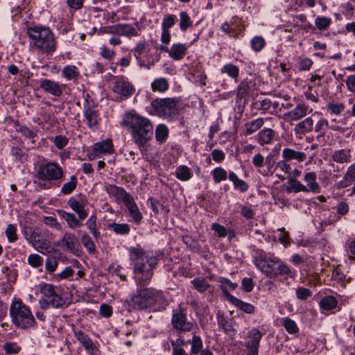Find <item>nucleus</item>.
<instances>
[{
	"mask_svg": "<svg viewBox=\"0 0 355 355\" xmlns=\"http://www.w3.org/2000/svg\"><path fill=\"white\" fill-rule=\"evenodd\" d=\"M123 125L130 134L133 142L139 148L144 147L153 135V125L150 120L135 110L127 112Z\"/></svg>",
	"mask_w": 355,
	"mask_h": 355,
	"instance_id": "nucleus-1",
	"label": "nucleus"
},
{
	"mask_svg": "<svg viewBox=\"0 0 355 355\" xmlns=\"http://www.w3.org/2000/svg\"><path fill=\"white\" fill-rule=\"evenodd\" d=\"M129 254L137 284H148L153 275V270L157 263V259L149 256L140 247L130 248Z\"/></svg>",
	"mask_w": 355,
	"mask_h": 355,
	"instance_id": "nucleus-2",
	"label": "nucleus"
},
{
	"mask_svg": "<svg viewBox=\"0 0 355 355\" xmlns=\"http://www.w3.org/2000/svg\"><path fill=\"white\" fill-rule=\"evenodd\" d=\"M27 33L37 49L46 53H52L55 51L56 41L50 28L35 26L29 28Z\"/></svg>",
	"mask_w": 355,
	"mask_h": 355,
	"instance_id": "nucleus-3",
	"label": "nucleus"
},
{
	"mask_svg": "<svg viewBox=\"0 0 355 355\" xmlns=\"http://www.w3.org/2000/svg\"><path fill=\"white\" fill-rule=\"evenodd\" d=\"M180 98H157L150 103L151 114L168 121H173L180 112Z\"/></svg>",
	"mask_w": 355,
	"mask_h": 355,
	"instance_id": "nucleus-4",
	"label": "nucleus"
},
{
	"mask_svg": "<svg viewBox=\"0 0 355 355\" xmlns=\"http://www.w3.org/2000/svg\"><path fill=\"white\" fill-rule=\"evenodd\" d=\"M21 231L25 239L39 252L47 254L52 251L51 243L45 231L28 226L24 227Z\"/></svg>",
	"mask_w": 355,
	"mask_h": 355,
	"instance_id": "nucleus-5",
	"label": "nucleus"
},
{
	"mask_svg": "<svg viewBox=\"0 0 355 355\" xmlns=\"http://www.w3.org/2000/svg\"><path fill=\"white\" fill-rule=\"evenodd\" d=\"M161 297L162 293L152 288H140L131 296L129 306L137 310L145 309L153 305Z\"/></svg>",
	"mask_w": 355,
	"mask_h": 355,
	"instance_id": "nucleus-6",
	"label": "nucleus"
},
{
	"mask_svg": "<svg viewBox=\"0 0 355 355\" xmlns=\"http://www.w3.org/2000/svg\"><path fill=\"white\" fill-rule=\"evenodd\" d=\"M10 312L14 324L21 329L29 328L33 326L35 322L30 309L21 300H16L12 303Z\"/></svg>",
	"mask_w": 355,
	"mask_h": 355,
	"instance_id": "nucleus-7",
	"label": "nucleus"
},
{
	"mask_svg": "<svg viewBox=\"0 0 355 355\" xmlns=\"http://www.w3.org/2000/svg\"><path fill=\"white\" fill-rule=\"evenodd\" d=\"M63 175L62 168L53 162L40 164L36 171L37 178L44 182L58 181L62 178Z\"/></svg>",
	"mask_w": 355,
	"mask_h": 355,
	"instance_id": "nucleus-8",
	"label": "nucleus"
},
{
	"mask_svg": "<svg viewBox=\"0 0 355 355\" xmlns=\"http://www.w3.org/2000/svg\"><path fill=\"white\" fill-rule=\"evenodd\" d=\"M254 263L259 270L268 277H275V268L279 263V259L269 257L263 251H260L254 257Z\"/></svg>",
	"mask_w": 355,
	"mask_h": 355,
	"instance_id": "nucleus-9",
	"label": "nucleus"
},
{
	"mask_svg": "<svg viewBox=\"0 0 355 355\" xmlns=\"http://www.w3.org/2000/svg\"><path fill=\"white\" fill-rule=\"evenodd\" d=\"M173 328L178 331L189 332L193 330L196 324L188 320L186 311L182 308L173 310L171 318Z\"/></svg>",
	"mask_w": 355,
	"mask_h": 355,
	"instance_id": "nucleus-10",
	"label": "nucleus"
},
{
	"mask_svg": "<svg viewBox=\"0 0 355 355\" xmlns=\"http://www.w3.org/2000/svg\"><path fill=\"white\" fill-rule=\"evenodd\" d=\"M98 33H113L125 37L137 36L139 35L138 24L136 23L134 26L129 24H119L111 27L102 28Z\"/></svg>",
	"mask_w": 355,
	"mask_h": 355,
	"instance_id": "nucleus-11",
	"label": "nucleus"
},
{
	"mask_svg": "<svg viewBox=\"0 0 355 355\" xmlns=\"http://www.w3.org/2000/svg\"><path fill=\"white\" fill-rule=\"evenodd\" d=\"M40 292L44 295V299L54 308L62 307L65 302L64 299L58 295L53 285L50 284H43L40 287Z\"/></svg>",
	"mask_w": 355,
	"mask_h": 355,
	"instance_id": "nucleus-12",
	"label": "nucleus"
},
{
	"mask_svg": "<svg viewBox=\"0 0 355 355\" xmlns=\"http://www.w3.org/2000/svg\"><path fill=\"white\" fill-rule=\"evenodd\" d=\"M112 90L114 93L124 98L130 97L134 91L132 83L123 77H116L113 83Z\"/></svg>",
	"mask_w": 355,
	"mask_h": 355,
	"instance_id": "nucleus-13",
	"label": "nucleus"
},
{
	"mask_svg": "<svg viewBox=\"0 0 355 355\" xmlns=\"http://www.w3.org/2000/svg\"><path fill=\"white\" fill-rule=\"evenodd\" d=\"M263 334L257 329L253 328L249 331L248 340L245 347L248 349V355H258L259 343Z\"/></svg>",
	"mask_w": 355,
	"mask_h": 355,
	"instance_id": "nucleus-14",
	"label": "nucleus"
},
{
	"mask_svg": "<svg viewBox=\"0 0 355 355\" xmlns=\"http://www.w3.org/2000/svg\"><path fill=\"white\" fill-rule=\"evenodd\" d=\"M87 202V200L85 198L73 196L68 200L67 204L77 214L79 219L84 220L88 215L87 211L85 209Z\"/></svg>",
	"mask_w": 355,
	"mask_h": 355,
	"instance_id": "nucleus-15",
	"label": "nucleus"
},
{
	"mask_svg": "<svg viewBox=\"0 0 355 355\" xmlns=\"http://www.w3.org/2000/svg\"><path fill=\"white\" fill-rule=\"evenodd\" d=\"M309 111V107L304 103H300L291 111L285 113L283 119L292 124L293 121H298L304 117Z\"/></svg>",
	"mask_w": 355,
	"mask_h": 355,
	"instance_id": "nucleus-16",
	"label": "nucleus"
},
{
	"mask_svg": "<svg viewBox=\"0 0 355 355\" xmlns=\"http://www.w3.org/2000/svg\"><path fill=\"white\" fill-rule=\"evenodd\" d=\"M83 116L87 120V125L93 130L97 128L98 122V112L95 110L94 106L91 105L87 100L83 105Z\"/></svg>",
	"mask_w": 355,
	"mask_h": 355,
	"instance_id": "nucleus-17",
	"label": "nucleus"
},
{
	"mask_svg": "<svg viewBox=\"0 0 355 355\" xmlns=\"http://www.w3.org/2000/svg\"><path fill=\"white\" fill-rule=\"evenodd\" d=\"M74 336L77 340L85 347L87 352L96 355L97 349L92 339L80 329H74Z\"/></svg>",
	"mask_w": 355,
	"mask_h": 355,
	"instance_id": "nucleus-18",
	"label": "nucleus"
},
{
	"mask_svg": "<svg viewBox=\"0 0 355 355\" xmlns=\"http://www.w3.org/2000/svg\"><path fill=\"white\" fill-rule=\"evenodd\" d=\"M40 86L44 92L54 96L59 97L62 94L61 85L53 80L42 79L40 81Z\"/></svg>",
	"mask_w": 355,
	"mask_h": 355,
	"instance_id": "nucleus-19",
	"label": "nucleus"
},
{
	"mask_svg": "<svg viewBox=\"0 0 355 355\" xmlns=\"http://www.w3.org/2000/svg\"><path fill=\"white\" fill-rule=\"evenodd\" d=\"M78 243L76 236L69 232L64 234L63 236L57 242V245L60 246L64 251H73Z\"/></svg>",
	"mask_w": 355,
	"mask_h": 355,
	"instance_id": "nucleus-20",
	"label": "nucleus"
},
{
	"mask_svg": "<svg viewBox=\"0 0 355 355\" xmlns=\"http://www.w3.org/2000/svg\"><path fill=\"white\" fill-rule=\"evenodd\" d=\"M105 190L108 195L113 196L116 200L122 201L123 203L132 196L127 193L123 187H116L114 184H107Z\"/></svg>",
	"mask_w": 355,
	"mask_h": 355,
	"instance_id": "nucleus-21",
	"label": "nucleus"
},
{
	"mask_svg": "<svg viewBox=\"0 0 355 355\" xmlns=\"http://www.w3.org/2000/svg\"><path fill=\"white\" fill-rule=\"evenodd\" d=\"M57 213L59 216L66 221L67 226L70 229H76L83 226V220L76 218L75 214L73 213L67 212L62 209L57 210Z\"/></svg>",
	"mask_w": 355,
	"mask_h": 355,
	"instance_id": "nucleus-22",
	"label": "nucleus"
},
{
	"mask_svg": "<svg viewBox=\"0 0 355 355\" xmlns=\"http://www.w3.org/2000/svg\"><path fill=\"white\" fill-rule=\"evenodd\" d=\"M125 206L128 210L130 216L132 220L136 223H139L143 218L142 214L140 212L133 197L131 196L127 201L124 202Z\"/></svg>",
	"mask_w": 355,
	"mask_h": 355,
	"instance_id": "nucleus-23",
	"label": "nucleus"
},
{
	"mask_svg": "<svg viewBox=\"0 0 355 355\" xmlns=\"http://www.w3.org/2000/svg\"><path fill=\"white\" fill-rule=\"evenodd\" d=\"M228 301L236 307L248 314H252L256 310V307L252 304L245 302L232 295H228Z\"/></svg>",
	"mask_w": 355,
	"mask_h": 355,
	"instance_id": "nucleus-24",
	"label": "nucleus"
},
{
	"mask_svg": "<svg viewBox=\"0 0 355 355\" xmlns=\"http://www.w3.org/2000/svg\"><path fill=\"white\" fill-rule=\"evenodd\" d=\"M275 137V132L271 128H264L261 130L256 136L257 142L261 146L270 144Z\"/></svg>",
	"mask_w": 355,
	"mask_h": 355,
	"instance_id": "nucleus-25",
	"label": "nucleus"
},
{
	"mask_svg": "<svg viewBox=\"0 0 355 355\" xmlns=\"http://www.w3.org/2000/svg\"><path fill=\"white\" fill-rule=\"evenodd\" d=\"M188 46L186 44L175 43L170 48L169 56L174 60H180L186 55Z\"/></svg>",
	"mask_w": 355,
	"mask_h": 355,
	"instance_id": "nucleus-26",
	"label": "nucleus"
},
{
	"mask_svg": "<svg viewBox=\"0 0 355 355\" xmlns=\"http://www.w3.org/2000/svg\"><path fill=\"white\" fill-rule=\"evenodd\" d=\"M303 180L306 183L307 192L319 193L320 186L316 182V173L315 172H307L304 174Z\"/></svg>",
	"mask_w": 355,
	"mask_h": 355,
	"instance_id": "nucleus-27",
	"label": "nucleus"
},
{
	"mask_svg": "<svg viewBox=\"0 0 355 355\" xmlns=\"http://www.w3.org/2000/svg\"><path fill=\"white\" fill-rule=\"evenodd\" d=\"M282 156L286 160L294 159L299 162L304 161L306 158V155L304 153L296 151L289 148H286L283 150Z\"/></svg>",
	"mask_w": 355,
	"mask_h": 355,
	"instance_id": "nucleus-28",
	"label": "nucleus"
},
{
	"mask_svg": "<svg viewBox=\"0 0 355 355\" xmlns=\"http://www.w3.org/2000/svg\"><path fill=\"white\" fill-rule=\"evenodd\" d=\"M332 159L339 164L349 163L352 158L351 151L349 149L336 150L331 155Z\"/></svg>",
	"mask_w": 355,
	"mask_h": 355,
	"instance_id": "nucleus-29",
	"label": "nucleus"
},
{
	"mask_svg": "<svg viewBox=\"0 0 355 355\" xmlns=\"http://www.w3.org/2000/svg\"><path fill=\"white\" fill-rule=\"evenodd\" d=\"M313 121L311 117H307L304 120L299 122L294 128L295 135H304L311 131L313 128Z\"/></svg>",
	"mask_w": 355,
	"mask_h": 355,
	"instance_id": "nucleus-30",
	"label": "nucleus"
},
{
	"mask_svg": "<svg viewBox=\"0 0 355 355\" xmlns=\"http://www.w3.org/2000/svg\"><path fill=\"white\" fill-rule=\"evenodd\" d=\"M78 234L80 237L83 246L89 253H94L96 251V245L90 236L85 232L79 230Z\"/></svg>",
	"mask_w": 355,
	"mask_h": 355,
	"instance_id": "nucleus-31",
	"label": "nucleus"
},
{
	"mask_svg": "<svg viewBox=\"0 0 355 355\" xmlns=\"http://www.w3.org/2000/svg\"><path fill=\"white\" fill-rule=\"evenodd\" d=\"M264 123L262 118H257L245 124L244 134L245 135H251L261 128Z\"/></svg>",
	"mask_w": 355,
	"mask_h": 355,
	"instance_id": "nucleus-32",
	"label": "nucleus"
},
{
	"mask_svg": "<svg viewBox=\"0 0 355 355\" xmlns=\"http://www.w3.org/2000/svg\"><path fill=\"white\" fill-rule=\"evenodd\" d=\"M169 85L165 78H159L154 80L151 83V89L155 92H165L168 89Z\"/></svg>",
	"mask_w": 355,
	"mask_h": 355,
	"instance_id": "nucleus-33",
	"label": "nucleus"
},
{
	"mask_svg": "<svg viewBox=\"0 0 355 355\" xmlns=\"http://www.w3.org/2000/svg\"><path fill=\"white\" fill-rule=\"evenodd\" d=\"M85 225L87 229L92 234L96 240H98L101 234L97 227V217L95 214H92L90 217L87 220L85 223Z\"/></svg>",
	"mask_w": 355,
	"mask_h": 355,
	"instance_id": "nucleus-34",
	"label": "nucleus"
},
{
	"mask_svg": "<svg viewBox=\"0 0 355 355\" xmlns=\"http://www.w3.org/2000/svg\"><path fill=\"white\" fill-rule=\"evenodd\" d=\"M338 305V300L336 297L327 295L322 297L320 302V308L325 311H331Z\"/></svg>",
	"mask_w": 355,
	"mask_h": 355,
	"instance_id": "nucleus-35",
	"label": "nucleus"
},
{
	"mask_svg": "<svg viewBox=\"0 0 355 355\" xmlns=\"http://www.w3.org/2000/svg\"><path fill=\"white\" fill-rule=\"evenodd\" d=\"M94 150L98 151L101 154L111 153L113 151V145L112 141L106 139L102 142L94 144Z\"/></svg>",
	"mask_w": 355,
	"mask_h": 355,
	"instance_id": "nucleus-36",
	"label": "nucleus"
},
{
	"mask_svg": "<svg viewBox=\"0 0 355 355\" xmlns=\"http://www.w3.org/2000/svg\"><path fill=\"white\" fill-rule=\"evenodd\" d=\"M229 180L233 182L234 188L239 189L241 192H245L248 189V184L238 178L236 174L232 171L229 173Z\"/></svg>",
	"mask_w": 355,
	"mask_h": 355,
	"instance_id": "nucleus-37",
	"label": "nucleus"
},
{
	"mask_svg": "<svg viewBox=\"0 0 355 355\" xmlns=\"http://www.w3.org/2000/svg\"><path fill=\"white\" fill-rule=\"evenodd\" d=\"M77 184L78 178L76 175H73L67 182L63 184L60 192L64 195H69L76 189Z\"/></svg>",
	"mask_w": 355,
	"mask_h": 355,
	"instance_id": "nucleus-38",
	"label": "nucleus"
},
{
	"mask_svg": "<svg viewBox=\"0 0 355 355\" xmlns=\"http://www.w3.org/2000/svg\"><path fill=\"white\" fill-rule=\"evenodd\" d=\"M329 128V122L327 119H321L315 124V131L318 133L316 138L320 139H324L327 130Z\"/></svg>",
	"mask_w": 355,
	"mask_h": 355,
	"instance_id": "nucleus-39",
	"label": "nucleus"
},
{
	"mask_svg": "<svg viewBox=\"0 0 355 355\" xmlns=\"http://www.w3.org/2000/svg\"><path fill=\"white\" fill-rule=\"evenodd\" d=\"M193 286L200 293L206 291L210 288L208 281L201 277H198L191 281Z\"/></svg>",
	"mask_w": 355,
	"mask_h": 355,
	"instance_id": "nucleus-40",
	"label": "nucleus"
},
{
	"mask_svg": "<svg viewBox=\"0 0 355 355\" xmlns=\"http://www.w3.org/2000/svg\"><path fill=\"white\" fill-rule=\"evenodd\" d=\"M222 73H226L229 77L236 80L239 74V69L236 65L232 64H226L220 69Z\"/></svg>",
	"mask_w": 355,
	"mask_h": 355,
	"instance_id": "nucleus-41",
	"label": "nucleus"
},
{
	"mask_svg": "<svg viewBox=\"0 0 355 355\" xmlns=\"http://www.w3.org/2000/svg\"><path fill=\"white\" fill-rule=\"evenodd\" d=\"M220 288L228 300V295H231L229 291H234L237 288V284L232 282L227 278H220L219 281Z\"/></svg>",
	"mask_w": 355,
	"mask_h": 355,
	"instance_id": "nucleus-42",
	"label": "nucleus"
},
{
	"mask_svg": "<svg viewBox=\"0 0 355 355\" xmlns=\"http://www.w3.org/2000/svg\"><path fill=\"white\" fill-rule=\"evenodd\" d=\"M168 136V130L166 125L159 124L155 129V138L157 141L162 143L166 141Z\"/></svg>",
	"mask_w": 355,
	"mask_h": 355,
	"instance_id": "nucleus-43",
	"label": "nucleus"
},
{
	"mask_svg": "<svg viewBox=\"0 0 355 355\" xmlns=\"http://www.w3.org/2000/svg\"><path fill=\"white\" fill-rule=\"evenodd\" d=\"M289 187L288 188V191L291 192L293 191L295 193H298L300 191L307 192L306 187L302 184L300 181L295 178H290L288 180Z\"/></svg>",
	"mask_w": 355,
	"mask_h": 355,
	"instance_id": "nucleus-44",
	"label": "nucleus"
},
{
	"mask_svg": "<svg viewBox=\"0 0 355 355\" xmlns=\"http://www.w3.org/2000/svg\"><path fill=\"white\" fill-rule=\"evenodd\" d=\"M108 227L112 230L117 234H127L130 232V227L126 223H113L108 225Z\"/></svg>",
	"mask_w": 355,
	"mask_h": 355,
	"instance_id": "nucleus-45",
	"label": "nucleus"
},
{
	"mask_svg": "<svg viewBox=\"0 0 355 355\" xmlns=\"http://www.w3.org/2000/svg\"><path fill=\"white\" fill-rule=\"evenodd\" d=\"M175 175L180 180L187 181L191 178V173L189 167L180 166L176 169Z\"/></svg>",
	"mask_w": 355,
	"mask_h": 355,
	"instance_id": "nucleus-46",
	"label": "nucleus"
},
{
	"mask_svg": "<svg viewBox=\"0 0 355 355\" xmlns=\"http://www.w3.org/2000/svg\"><path fill=\"white\" fill-rule=\"evenodd\" d=\"M187 343L191 344V353L192 354H198L202 350V341L199 336L194 335L191 341L188 340Z\"/></svg>",
	"mask_w": 355,
	"mask_h": 355,
	"instance_id": "nucleus-47",
	"label": "nucleus"
},
{
	"mask_svg": "<svg viewBox=\"0 0 355 355\" xmlns=\"http://www.w3.org/2000/svg\"><path fill=\"white\" fill-rule=\"evenodd\" d=\"M192 26V21L191 20L189 15L182 11L180 13V28L182 31H186L189 27Z\"/></svg>",
	"mask_w": 355,
	"mask_h": 355,
	"instance_id": "nucleus-48",
	"label": "nucleus"
},
{
	"mask_svg": "<svg viewBox=\"0 0 355 355\" xmlns=\"http://www.w3.org/2000/svg\"><path fill=\"white\" fill-rule=\"evenodd\" d=\"M62 74L67 80H71L79 76V71L76 66L67 65L64 67Z\"/></svg>",
	"mask_w": 355,
	"mask_h": 355,
	"instance_id": "nucleus-49",
	"label": "nucleus"
},
{
	"mask_svg": "<svg viewBox=\"0 0 355 355\" xmlns=\"http://www.w3.org/2000/svg\"><path fill=\"white\" fill-rule=\"evenodd\" d=\"M6 354H17L21 351V347L15 342L5 343L2 347Z\"/></svg>",
	"mask_w": 355,
	"mask_h": 355,
	"instance_id": "nucleus-50",
	"label": "nucleus"
},
{
	"mask_svg": "<svg viewBox=\"0 0 355 355\" xmlns=\"http://www.w3.org/2000/svg\"><path fill=\"white\" fill-rule=\"evenodd\" d=\"M213 179L216 183H219L222 181H225L227 178V171L221 168L217 167L214 168L212 172Z\"/></svg>",
	"mask_w": 355,
	"mask_h": 355,
	"instance_id": "nucleus-51",
	"label": "nucleus"
},
{
	"mask_svg": "<svg viewBox=\"0 0 355 355\" xmlns=\"http://www.w3.org/2000/svg\"><path fill=\"white\" fill-rule=\"evenodd\" d=\"M283 326L288 334H295L299 331L296 322L289 318L284 319Z\"/></svg>",
	"mask_w": 355,
	"mask_h": 355,
	"instance_id": "nucleus-52",
	"label": "nucleus"
},
{
	"mask_svg": "<svg viewBox=\"0 0 355 355\" xmlns=\"http://www.w3.org/2000/svg\"><path fill=\"white\" fill-rule=\"evenodd\" d=\"M250 44L254 51L259 52L266 45V41L261 36H255L251 40Z\"/></svg>",
	"mask_w": 355,
	"mask_h": 355,
	"instance_id": "nucleus-53",
	"label": "nucleus"
},
{
	"mask_svg": "<svg viewBox=\"0 0 355 355\" xmlns=\"http://www.w3.org/2000/svg\"><path fill=\"white\" fill-rule=\"evenodd\" d=\"M218 326L222 328L226 333H230L234 331L231 322L223 315L217 317Z\"/></svg>",
	"mask_w": 355,
	"mask_h": 355,
	"instance_id": "nucleus-54",
	"label": "nucleus"
},
{
	"mask_svg": "<svg viewBox=\"0 0 355 355\" xmlns=\"http://www.w3.org/2000/svg\"><path fill=\"white\" fill-rule=\"evenodd\" d=\"M177 20V17L174 15H166L164 17L162 23V29L168 30L175 24Z\"/></svg>",
	"mask_w": 355,
	"mask_h": 355,
	"instance_id": "nucleus-55",
	"label": "nucleus"
},
{
	"mask_svg": "<svg viewBox=\"0 0 355 355\" xmlns=\"http://www.w3.org/2000/svg\"><path fill=\"white\" fill-rule=\"evenodd\" d=\"M5 234L7 236L8 241L10 243H14L18 239L17 234V227L12 224H9L7 226Z\"/></svg>",
	"mask_w": 355,
	"mask_h": 355,
	"instance_id": "nucleus-56",
	"label": "nucleus"
},
{
	"mask_svg": "<svg viewBox=\"0 0 355 355\" xmlns=\"http://www.w3.org/2000/svg\"><path fill=\"white\" fill-rule=\"evenodd\" d=\"M331 19L327 17H318L315 20L316 27L319 30H325L331 24Z\"/></svg>",
	"mask_w": 355,
	"mask_h": 355,
	"instance_id": "nucleus-57",
	"label": "nucleus"
},
{
	"mask_svg": "<svg viewBox=\"0 0 355 355\" xmlns=\"http://www.w3.org/2000/svg\"><path fill=\"white\" fill-rule=\"evenodd\" d=\"M27 261L33 268H38L43 263V258L37 254H31L28 257Z\"/></svg>",
	"mask_w": 355,
	"mask_h": 355,
	"instance_id": "nucleus-58",
	"label": "nucleus"
},
{
	"mask_svg": "<svg viewBox=\"0 0 355 355\" xmlns=\"http://www.w3.org/2000/svg\"><path fill=\"white\" fill-rule=\"evenodd\" d=\"M327 109L331 114L339 115L344 111L345 105L343 103H329Z\"/></svg>",
	"mask_w": 355,
	"mask_h": 355,
	"instance_id": "nucleus-59",
	"label": "nucleus"
},
{
	"mask_svg": "<svg viewBox=\"0 0 355 355\" xmlns=\"http://www.w3.org/2000/svg\"><path fill=\"white\" fill-rule=\"evenodd\" d=\"M43 222L45 225L51 227L55 228V230L59 231L62 230L61 225L58 223V221L55 217L44 216L43 218Z\"/></svg>",
	"mask_w": 355,
	"mask_h": 355,
	"instance_id": "nucleus-60",
	"label": "nucleus"
},
{
	"mask_svg": "<svg viewBox=\"0 0 355 355\" xmlns=\"http://www.w3.org/2000/svg\"><path fill=\"white\" fill-rule=\"evenodd\" d=\"M332 277L334 280L344 283L345 282H349L350 278L346 277V275H345L340 269H334L332 272Z\"/></svg>",
	"mask_w": 355,
	"mask_h": 355,
	"instance_id": "nucleus-61",
	"label": "nucleus"
},
{
	"mask_svg": "<svg viewBox=\"0 0 355 355\" xmlns=\"http://www.w3.org/2000/svg\"><path fill=\"white\" fill-rule=\"evenodd\" d=\"M290 273L291 270L289 268L286 264L283 263L279 259V263L277 264L275 268V277L277 275H290Z\"/></svg>",
	"mask_w": 355,
	"mask_h": 355,
	"instance_id": "nucleus-62",
	"label": "nucleus"
},
{
	"mask_svg": "<svg viewBox=\"0 0 355 355\" xmlns=\"http://www.w3.org/2000/svg\"><path fill=\"white\" fill-rule=\"evenodd\" d=\"M16 131L20 132L26 138H33L35 136V133L25 125H17L16 126Z\"/></svg>",
	"mask_w": 355,
	"mask_h": 355,
	"instance_id": "nucleus-63",
	"label": "nucleus"
},
{
	"mask_svg": "<svg viewBox=\"0 0 355 355\" xmlns=\"http://www.w3.org/2000/svg\"><path fill=\"white\" fill-rule=\"evenodd\" d=\"M344 180L352 182L355 181V162L351 164L344 175Z\"/></svg>",
	"mask_w": 355,
	"mask_h": 355,
	"instance_id": "nucleus-64",
	"label": "nucleus"
}]
</instances>
